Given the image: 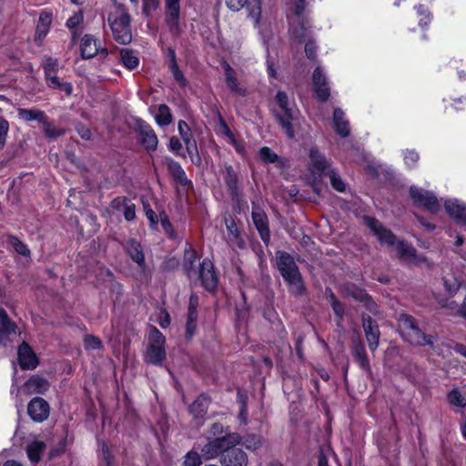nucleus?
Wrapping results in <instances>:
<instances>
[{
	"label": "nucleus",
	"mask_w": 466,
	"mask_h": 466,
	"mask_svg": "<svg viewBox=\"0 0 466 466\" xmlns=\"http://www.w3.org/2000/svg\"><path fill=\"white\" fill-rule=\"evenodd\" d=\"M289 19V34L293 42L301 44L307 37V31L310 29V22L306 10L305 0H290Z\"/></svg>",
	"instance_id": "obj_1"
},
{
	"label": "nucleus",
	"mask_w": 466,
	"mask_h": 466,
	"mask_svg": "<svg viewBox=\"0 0 466 466\" xmlns=\"http://www.w3.org/2000/svg\"><path fill=\"white\" fill-rule=\"evenodd\" d=\"M276 262L282 278L289 284V290L296 296L302 295L305 286L293 257L286 251L279 250L276 252Z\"/></svg>",
	"instance_id": "obj_2"
},
{
	"label": "nucleus",
	"mask_w": 466,
	"mask_h": 466,
	"mask_svg": "<svg viewBox=\"0 0 466 466\" xmlns=\"http://www.w3.org/2000/svg\"><path fill=\"white\" fill-rule=\"evenodd\" d=\"M108 22L116 41L122 45L131 42L130 15L124 5L115 4L114 11L108 15Z\"/></svg>",
	"instance_id": "obj_3"
},
{
	"label": "nucleus",
	"mask_w": 466,
	"mask_h": 466,
	"mask_svg": "<svg viewBox=\"0 0 466 466\" xmlns=\"http://www.w3.org/2000/svg\"><path fill=\"white\" fill-rule=\"evenodd\" d=\"M240 441L241 437L238 433H228L209 440L205 445L199 447V450L203 459L209 461L225 453L228 448L235 447Z\"/></svg>",
	"instance_id": "obj_4"
},
{
	"label": "nucleus",
	"mask_w": 466,
	"mask_h": 466,
	"mask_svg": "<svg viewBox=\"0 0 466 466\" xmlns=\"http://www.w3.org/2000/svg\"><path fill=\"white\" fill-rule=\"evenodd\" d=\"M165 342L164 335L156 327H151L148 346L144 356L145 361L153 365H161L166 359Z\"/></svg>",
	"instance_id": "obj_5"
},
{
	"label": "nucleus",
	"mask_w": 466,
	"mask_h": 466,
	"mask_svg": "<svg viewBox=\"0 0 466 466\" xmlns=\"http://www.w3.org/2000/svg\"><path fill=\"white\" fill-rule=\"evenodd\" d=\"M399 326L406 332L411 343L419 346H430L433 350H436L434 346L435 337L432 335H426L416 325L414 319L410 315H400L399 317Z\"/></svg>",
	"instance_id": "obj_6"
},
{
	"label": "nucleus",
	"mask_w": 466,
	"mask_h": 466,
	"mask_svg": "<svg viewBox=\"0 0 466 466\" xmlns=\"http://www.w3.org/2000/svg\"><path fill=\"white\" fill-rule=\"evenodd\" d=\"M276 100L283 112V116H279V123L285 129L287 136L289 138H292L294 137V132L291 120L296 118L297 109L295 108L293 103L289 100L287 94L283 91H279L277 93Z\"/></svg>",
	"instance_id": "obj_7"
},
{
	"label": "nucleus",
	"mask_w": 466,
	"mask_h": 466,
	"mask_svg": "<svg viewBox=\"0 0 466 466\" xmlns=\"http://www.w3.org/2000/svg\"><path fill=\"white\" fill-rule=\"evenodd\" d=\"M180 0H166V24L173 36H178L181 33L180 22Z\"/></svg>",
	"instance_id": "obj_8"
},
{
	"label": "nucleus",
	"mask_w": 466,
	"mask_h": 466,
	"mask_svg": "<svg viewBox=\"0 0 466 466\" xmlns=\"http://www.w3.org/2000/svg\"><path fill=\"white\" fill-rule=\"evenodd\" d=\"M410 194L413 201L431 212H437L440 209V203L436 196L429 191L417 187H410Z\"/></svg>",
	"instance_id": "obj_9"
},
{
	"label": "nucleus",
	"mask_w": 466,
	"mask_h": 466,
	"mask_svg": "<svg viewBox=\"0 0 466 466\" xmlns=\"http://www.w3.org/2000/svg\"><path fill=\"white\" fill-rule=\"evenodd\" d=\"M365 222L381 245L393 246L395 244V235L390 230L385 228L379 220L367 217L365 218Z\"/></svg>",
	"instance_id": "obj_10"
},
{
	"label": "nucleus",
	"mask_w": 466,
	"mask_h": 466,
	"mask_svg": "<svg viewBox=\"0 0 466 466\" xmlns=\"http://www.w3.org/2000/svg\"><path fill=\"white\" fill-rule=\"evenodd\" d=\"M362 327L365 337L371 351H375L380 343V332L377 323L369 315H363Z\"/></svg>",
	"instance_id": "obj_11"
},
{
	"label": "nucleus",
	"mask_w": 466,
	"mask_h": 466,
	"mask_svg": "<svg viewBox=\"0 0 466 466\" xmlns=\"http://www.w3.org/2000/svg\"><path fill=\"white\" fill-rule=\"evenodd\" d=\"M198 277L207 290L214 291L216 289L218 277L214 271L213 263L209 259H204L200 264Z\"/></svg>",
	"instance_id": "obj_12"
},
{
	"label": "nucleus",
	"mask_w": 466,
	"mask_h": 466,
	"mask_svg": "<svg viewBox=\"0 0 466 466\" xmlns=\"http://www.w3.org/2000/svg\"><path fill=\"white\" fill-rule=\"evenodd\" d=\"M138 141L147 151H155L158 145L157 137L153 128L144 123L140 122L137 126Z\"/></svg>",
	"instance_id": "obj_13"
},
{
	"label": "nucleus",
	"mask_w": 466,
	"mask_h": 466,
	"mask_svg": "<svg viewBox=\"0 0 466 466\" xmlns=\"http://www.w3.org/2000/svg\"><path fill=\"white\" fill-rule=\"evenodd\" d=\"M27 413L34 421L42 422L49 415V404L42 398H34L28 403Z\"/></svg>",
	"instance_id": "obj_14"
},
{
	"label": "nucleus",
	"mask_w": 466,
	"mask_h": 466,
	"mask_svg": "<svg viewBox=\"0 0 466 466\" xmlns=\"http://www.w3.org/2000/svg\"><path fill=\"white\" fill-rule=\"evenodd\" d=\"M461 274L454 268L448 267L443 269L442 282L448 295L454 296L462 284Z\"/></svg>",
	"instance_id": "obj_15"
},
{
	"label": "nucleus",
	"mask_w": 466,
	"mask_h": 466,
	"mask_svg": "<svg viewBox=\"0 0 466 466\" xmlns=\"http://www.w3.org/2000/svg\"><path fill=\"white\" fill-rule=\"evenodd\" d=\"M18 362L22 370H34L38 365V359L32 348L23 342L17 350Z\"/></svg>",
	"instance_id": "obj_16"
},
{
	"label": "nucleus",
	"mask_w": 466,
	"mask_h": 466,
	"mask_svg": "<svg viewBox=\"0 0 466 466\" xmlns=\"http://www.w3.org/2000/svg\"><path fill=\"white\" fill-rule=\"evenodd\" d=\"M313 89L320 101H326L329 97V87L322 69L318 66L312 75Z\"/></svg>",
	"instance_id": "obj_17"
},
{
	"label": "nucleus",
	"mask_w": 466,
	"mask_h": 466,
	"mask_svg": "<svg viewBox=\"0 0 466 466\" xmlns=\"http://www.w3.org/2000/svg\"><path fill=\"white\" fill-rule=\"evenodd\" d=\"M81 56L85 59L94 57L100 51L103 56L107 55L106 49L99 47L98 41L92 35H85L81 39Z\"/></svg>",
	"instance_id": "obj_18"
},
{
	"label": "nucleus",
	"mask_w": 466,
	"mask_h": 466,
	"mask_svg": "<svg viewBox=\"0 0 466 466\" xmlns=\"http://www.w3.org/2000/svg\"><path fill=\"white\" fill-rule=\"evenodd\" d=\"M222 466H247V454L240 449L228 448L220 458Z\"/></svg>",
	"instance_id": "obj_19"
},
{
	"label": "nucleus",
	"mask_w": 466,
	"mask_h": 466,
	"mask_svg": "<svg viewBox=\"0 0 466 466\" xmlns=\"http://www.w3.org/2000/svg\"><path fill=\"white\" fill-rule=\"evenodd\" d=\"M177 130H178V133H179L183 142L186 145L187 153L189 154V156H191L192 162L195 164H199L198 156H197L198 161H196L193 157V155L195 153H198V148H197V143H196L195 139L193 138V136L191 134L188 125L184 120H180L177 125Z\"/></svg>",
	"instance_id": "obj_20"
},
{
	"label": "nucleus",
	"mask_w": 466,
	"mask_h": 466,
	"mask_svg": "<svg viewBox=\"0 0 466 466\" xmlns=\"http://www.w3.org/2000/svg\"><path fill=\"white\" fill-rule=\"evenodd\" d=\"M208 406L209 399L204 394L198 396L189 406V412L193 416V419L198 426L203 424Z\"/></svg>",
	"instance_id": "obj_21"
},
{
	"label": "nucleus",
	"mask_w": 466,
	"mask_h": 466,
	"mask_svg": "<svg viewBox=\"0 0 466 466\" xmlns=\"http://www.w3.org/2000/svg\"><path fill=\"white\" fill-rule=\"evenodd\" d=\"M444 208L448 215L457 223L466 224V204L458 199H447Z\"/></svg>",
	"instance_id": "obj_22"
},
{
	"label": "nucleus",
	"mask_w": 466,
	"mask_h": 466,
	"mask_svg": "<svg viewBox=\"0 0 466 466\" xmlns=\"http://www.w3.org/2000/svg\"><path fill=\"white\" fill-rule=\"evenodd\" d=\"M223 68L225 71V81L228 89L237 96H245L247 89L239 84L234 69L227 62L223 63Z\"/></svg>",
	"instance_id": "obj_23"
},
{
	"label": "nucleus",
	"mask_w": 466,
	"mask_h": 466,
	"mask_svg": "<svg viewBox=\"0 0 466 466\" xmlns=\"http://www.w3.org/2000/svg\"><path fill=\"white\" fill-rule=\"evenodd\" d=\"M113 209L122 211L127 221H132L136 218V206L126 197H117L111 202Z\"/></svg>",
	"instance_id": "obj_24"
},
{
	"label": "nucleus",
	"mask_w": 466,
	"mask_h": 466,
	"mask_svg": "<svg viewBox=\"0 0 466 466\" xmlns=\"http://www.w3.org/2000/svg\"><path fill=\"white\" fill-rule=\"evenodd\" d=\"M252 219L262 240L268 242L269 240V228L265 212L258 208H254L252 210Z\"/></svg>",
	"instance_id": "obj_25"
},
{
	"label": "nucleus",
	"mask_w": 466,
	"mask_h": 466,
	"mask_svg": "<svg viewBox=\"0 0 466 466\" xmlns=\"http://www.w3.org/2000/svg\"><path fill=\"white\" fill-rule=\"evenodd\" d=\"M165 165L167 167V170L172 175V177L181 185L184 187L190 186L191 182L187 177L185 171L183 170L180 164L172 158L166 157L164 159Z\"/></svg>",
	"instance_id": "obj_26"
},
{
	"label": "nucleus",
	"mask_w": 466,
	"mask_h": 466,
	"mask_svg": "<svg viewBox=\"0 0 466 466\" xmlns=\"http://www.w3.org/2000/svg\"><path fill=\"white\" fill-rule=\"evenodd\" d=\"M333 126L335 131L339 136L346 137L350 135L349 121L345 118V114L340 108H336L334 110Z\"/></svg>",
	"instance_id": "obj_27"
},
{
	"label": "nucleus",
	"mask_w": 466,
	"mask_h": 466,
	"mask_svg": "<svg viewBox=\"0 0 466 466\" xmlns=\"http://www.w3.org/2000/svg\"><path fill=\"white\" fill-rule=\"evenodd\" d=\"M49 382L46 379L40 376H32L25 383L27 391L31 394H43L49 389Z\"/></svg>",
	"instance_id": "obj_28"
},
{
	"label": "nucleus",
	"mask_w": 466,
	"mask_h": 466,
	"mask_svg": "<svg viewBox=\"0 0 466 466\" xmlns=\"http://www.w3.org/2000/svg\"><path fill=\"white\" fill-rule=\"evenodd\" d=\"M400 257L409 262H420L425 261L424 258H419L416 249L410 244L404 241H400L397 246Z\"/></svg>",
	"instance_id": "obj_29"
},
{
	"label": "nucleus",
	"mask_w": 466,
	"mask_h": 466,
	"mask_svg": "<svg viewBox=\"0 0 466 466\" xmlns=\"http://www.w3.org/2000/svg\"><path fill=\"white\" fill-rule=\"evenodd\" d=\"M46 86L52 89H61L65 91L66 95H71L73 92V86L68 82H62L57 76V72L50 73L45 76Z\"/></svg>",
	"instance_id": "obj_30"
},
{
	"label": "nucleus",
	"mask_w": 466,
	"mask_h": 466,
	"mask_svg": "<svg viewBox=\"0 0 466 466\" xmlns=\"http://www.w3.org/2000/svg\"><path fill=\"white\" fill-rule=\"evenodd\" d=\"M18 117L21 120L25 122L30 121H37L39 123L45 122V118H46V114L37 108H18L17 109Z\"/></svg>",
	"instance_id": "obj_31"
},
{
	"label": "nucleus",
	"mask_w": 466,
	"mask_h": 466,
	"mask_svg": "<svg viewBox=\"0 0 466 466\" xmlns=\"http://www.w3.org/2000/svg\"><path fill=\"white\" fill-rule=\"evenodd\" d=\"M310 166L319 173L329 170V163L326 157L316 148H311L309 152Z\"/></svg>",
	"instance_id": "obj_32"
},
{
	"label": "nucleus",
	"mask_w": 466,
	"mask_h": 466,
	"mask_svg": "<svg viewBox=\"0 0 466 466\" xmlns=\"http://www.w3.org/2000/svg\"><path fill=\"white\" fill-rule=\"evenodd\" d=\"M16 332V325L8 317L6 311L0 308V335L9 336Z\"/></svg>",
	"instance_id": "obj_33"
},
{
	"label": "nucleus",
	"mask_w": 466,
	"mask_h": 466,
	"mask_svg": "<svg viewBox=\"0 0 466 466\" xmlns=\"http://www.w3.org/2000/svg\"><path fill=\"white\" fill-rule=\"evenodd\" d=\"M46 450V444L43 441H35L30 443L26 448V453L31 462L37 463Z\"/></svg>",
	"instance_id": "obj_34"
},
{
	"label": "nucleus",
	"mask_w": 466,
	"mask_h": 466,
	"mask_svg": "<svg viewBox=\"0 0 466 466\" xmlns=\"http://www.w3.org/2000/svg\"><path fill=\"white\" fill-rule=\"evenodd\" d=\"M353 356L359 365L365 370H370V362L366 355L365 348L360 341H358L353 349Z\"/></svg>",
	"instance_id": "obj_35"
},
{
	"label": "nucleus",
	"mask_w": 466,
	"mask_h": 466,
	"mask_svg": "<svg viewBox=\"0 0 466 466\" xmlns=\"http://www.w3.org/2000/svg\"><path fill=\"white\" fill-rule=\"evenodd\" d=\"M120 59L124 66L129 70L135 69L139 64V59L135 53L127 48L120 51Z\"/></svg>",
	"instance_id": "obj_36"
},
{
	"label": "nucleus",
	"mask_w": 466,
	"mask_h": 466,
	"mask_svg": "<svg viewBox=\"0 0 466 466\" xmlns=\"http://www.w3.org/2000/svg\"><path fill=\"white\" fill-rule=\"evenodd\" d=\"M169 55L171 58L170 70L174 79L181 86H185L187 85V79L185 78L183 73L179 70L178 66L176 60V54L174 49H169Z\"/></svg>",
	"instance_id": "obj_37"
},
{
	"label": "nucleus",
	"mask_w": 466,
	"mask_h": 466,
	"mask_svg": "<svg viewBox=\"0 0 466 466\" xmlns=\"http://www.w3.org/2000/svg\"><path fill=\"white\" fill-rule=\"evenodd\" d=\"M247 10L248 16L253 19L255 25H258L261 17V2L260 0H248Z\"/></svg>",
	"instance_id": "obj_38"
},
{
	"label": "nucleus",
	"mask_w": 466,
	"mask_h": 466,
	"mask_svg": "<svg viewBox=\"0 0 466 466\" xmlns=\"http://www.w3.org/2000/svg\"><path fill=\"white\" fill-rule=\"evenodd\" d=\"M156 121L161 127H167L172 122L170 109L167 105L161 104L158 106Z\"/></svg>",
	"instance_id": "obj_39"
},
{
	"label": "nucleus",
	"mask_w": 466,
	"mask_h": 466,
	"mask_svg": "<svg viewBox=\"0 0 466 466\" xmlns=\"http://www.w3.org/2000/svg\"><path fill=\"white\" fill-rule=\"evenodd\" d=\"M127 253L130 258L137 263L139 266H142L145 261V257L142 251L140 245L135 241H131L127 245Z\"/></svg>",
	"instance_id": "obj_40"
},
{
	"label": "nucleus",
	"mask_w": 466,
	"mask_h": 466,
	"mask_svg": "<svg viewBox=\"0 0 466 466\" xmlns=\"http://www.w3.org/2000/svg\"><path fill=\"white\" fill-rule=\"evenodd\" d=\"M198 258L197 252L194 249H186L184 255V269L190 278L195 273L194 265Z\"/></svg>",
	"instance_id": "obj_41"
},
{
	"label": "nucleus",
	"mask_w": 466,
	"mask_h": 466,
	"mask_svg": "<svg viewBox=\"0 0 466 466\" xmlns=\"http://www.w3.org/2000/svg\"><path fill=\"white\" fill-rule=\"evenodd\" d=\"M326 174L329 177L330 185L335 190L345 192L346 184L335 169H329Z\"/></svg>",
	"instance_id": "obj_42"
},
{
	"label": "nucleus",
	"mask_w": 466,
	"mask_h": 466,
	"mask_svg": "<svg viewBox=\"0 0 466 466\" xmlns=\"http://www.w3.org/2000/svg\"><path fill=\"white\" fill-rule=\"evenodd\" d=\"M225 182L232 195L238 193V176L232 167H226Z\"/></svg>",
	"instance_id": "obj_43"
},
{
	"label": "nucleus",
	"mask_w": 466,
	"mask_h": 466,
	"mask_svg": "<svg viewBox=\"0 0 466 466\" xmlns=\"http://www.w3.org/2000/svg\"><path fill=\"white\" fill-rule=\"evenodd\" d=\"M448 402L458 408L466 407V398L461 393L458 389L451 390L447 395Z\"/></svg>",
	"instance_id": "obj_44"
},
{
	"label": "nucleus",
	"mask_w": 466,
	"mask_h": 466,
	"mask_svg": "<svg viewBox=\"0 0 466 466\" xmlns=\"http://www.w3.org/2000/svg\"><path fill=\"white\" fill-rule=\"evenodd\" d=\"M8 243L13 247L16 253L24 257L30 256V250L27 246L23 243L20 239H18L15 236H8Z\"/></svg>",
	"instance_id": "obj_45"
},
{
	"label": "nucleus",
	"mask_w": 466,
	"mask_h": 466,
	"mask_svg": "<svg viewBox=\"0 0 466 466\" xmlns=\"http://www.w3.org/2000/svg\"><path fill=\"white\" fill-rule=\"evenodd\" d=\"M44 126V131L45 135L49 138H56L62 135H64L65 130L56 127L55 125H53L51 122L47 120V117L45 118V122H42Z\"/></svg>",
	"instance_id": "obj_46"
},
{
	"label": "nucleus",
	"mask_w": 466,
	"mask_h": 466,
	"mask_svg": "<svg viewBox=\"0 0 466 466\" xmlns=\"http://www.w3.org/2000/svg\"><path fill=\"white\" fill-rule=\"evenodd\" d=\"M202 456L196 451H188L184 458L183 466H200Z\"/></svg>",
	"instance_id": "obj_47"
},
{
	"label": "nucleus",
	"mask_w": 466,
	"mask_h": 466,
	"mask_svg": "<svg viewBox=\"0 0 466 466\" xmlns=\"http://www.w3.org/2000/svg\"><path fill=\"white\" fill-rule=\"evenodd\" d=\"M42 66L44 69L45 76L50 73L58 72V61L56 58H53L51 56H46L43 59Z\"/></svg>",
	"instance_id": "obj_48"
},
{
	"label": "nucleus",
	"mask_w": 466,
	"mask_h": 466,
	"mask_svg": "<svg viewBox=\"0 0 466 466\" xmlns=\"http://www.w3.org/2000/svg\"><path fill=\"white\" fill-rule=\"evenodd\" d=\"M197 319L198 315L187 314L186 322V338L187 339H192L197 330Z\"/></svg>",
	"instance_id": "obj_49"
},
{
	"label": "nucleus",
	"mask_w": 466,
	"mask_h": 466,
	"mask_svg": "<svg viewBox=\"0 0 466 466\" xmlns=\"http://www.w3.org/2000/svg\"><path fill=\"white\" fill-rule=\"evenodd\" d=\"M305 44V53L309 59H314L316 56L317 46L314 41L310 39V31L308 29L307 37L301 42Z\"/></svg>",
	"instance_id": "obj_50"
},
{
	"label": "nucleus",
	"mask_w": 466,
	"mask_h": 466,
	"mask_svg": "<svg viewBox=\"0 0 466 466\" xmlns=\"http://www.w3.org/2000/svg\"><path fill=\"white\" fill-rule=\"evenodd\" d=\"M227 229L229 235V240L234 241L238 246L242 247L241 240L239 239L238 228L233 220L230 223L226 220Z\"/></svg>",
	"instance_id": "obj_51"
},
{
	"label": "nucleus",
	"mask_w": 466,
	"mask_h": 466,
	"mask_svg": "<svg viewBox=\"0 0 466 466\" xmlns=\"http://www.w3.org/2000/svg\"><path fill=\"white\" fill-rule=\"evenodd\" d=\"M218 134L225 136L230 144H235V136L222 117H219Z\"/></svg>",
	"instance_id": "obj_52"
},
{
	"label": "nucleus",
	"mask_w": 466,
	"mask_h": 466,
	"mask_svg": "<svg viewBox=\"0 0 466 466\" xmlns=\"http://www.w3.org/2000/svg\"><path fill=\"white\" fill-rule=\"evenodd\" d=\"M259 157L266 163H275L278 160V155L268 147L259 150Z\"/></svg>",
	"instance_id": "obj_53"
},
{
	"label": "nucleus",
	"mask_w": 466,
	"mask_h": 466,
	"mask_svg": "<svg viewBox=\"0 0 466 466\" xmlns=\"http://www.w3.org/2000/svg\"><path fill=\"white\" fill-rule=\"evenodd\" d=\"M160 223L164 231L168 235L170 238H175L176 235L167 216L165 213L160 214Z\"/></svg>",
	"instance_id": "obj_54"
},
{
	"label": "nucleus",
	"mask_w": 466,
	"mask_h": 466,
	"mask_svg": "<svg viewBox=\"0 0 466 466\" xmlns=\"http://www.w3.org/2000/svg\"><path fill=\"white\" fill-rule=\"evenodd\" d=\"M360 299L365 303V306L369 311H370L373 314L378 313L377 304L371 299V298L368 294L360 292Z\"/></svg>",
	"instance_id": "obj_55"
},
{
	"label": "nucleus",
	"mask_w": 466,
	"mask_h": 466,
	"mask_svg": "<svg viewBox=\"0 0 466 466\" xmlns=\"http://www.w3.org/2000/svg\"><path fill=\"white\" fill-rule=\"evenodd\" d=\"M144 210L147 218L148 219L152 228H156L158 224V218L156 212L150 208L148 204H144Z\"/></svg>",
	"instance_id": "obj_56"
},
{
	"label": "nucleus",
	"mask_w": 466,
	"mask_h": 466,
	"mask_svg": "<svg viewBox=\"0 0 466 466\" xmlns=\"http://www.w3.org/2000/svg\"><path fill=\"white\" fill-rule=\"evenodd\" d=\"M419 160V154L414 150H407L404 153V161L410 168L415 167Z\"/></svg>",
	"instance_id": "obj_57"
},
{
	"label": "nucleus",
	"mask_w": 466,
	"mask_h": 466,
	"mask_svg": "<svg viewBox=\"0 0 466 466\" xmlns=\"http://www.w3.org/2000/svg\"><path fill=\"white\" fill-rule=\"evenodd\" d=\"M84 344L85 348L89 350H97L102 345L100 339L92 335H87L85 337Z\"/></svg>",
	"instance_id": "obj_58"
},
{
	"label": "nucleus",
	"mask_w": 466,
	"mask_h": 466,
	"mask_svg": "<svg viewBox=\"0 0 466 466\" xmlns=\"http://www.w3.org/2000/svg\"><path fill=\"white\" fill-rule=\"evenodd\" d=\"M9 131V123L5 118H0V148H2L6 140V137Z\"/></svg>",
	"instance_id": "obj_59"
},
{
	"label": "nucleus",
	"mask_w": 466,
	"mask_h": 466,
	"mask_svg": "<svg viewBox=\"0 0 466 466\" xmlns=\"http://www.w3.org/2000/svg\"><path fill=\"white\" fill-rule=\"evenodd\" d=\"M244 444L247 449L255 451L261 446L262 442H261V439L259 437L252 435V436H248L245 440Z\"/></svg>",
	"instance_id": "obj_60"
},
{
	"label": "nucleus",
	"mask_w": 466,
	"mask_h": 466,
	"mask_svg": "<svg viewBox=\"0 0 466 466\" xmlns=\"http://www.w3.org/2000/svg\"><path fill=\"white\" fill-rule=\"evenodd\" d=\"M84 16L82 12L76 13L70 16L66 25L69 29H75L79 24L83 22Z\"/></svg>",
	"instance_id": "obj_61"
},
{
	"label": "nucleus",
	"mask_w": 466,
	"mask_h": 466,
	"mask_svg": "<svg viewBox=\"0 0 466 466\" xmlns=\"http://www.w3.org/2000/svg\"><path fill=\"white\" fill-rule=\"evenodd\" d=\"M143 1V11L147 15L156 10L159 5V0H142Z\"/></svg>",
	"instance_id": "obj_62"
},
{
	"label": "nucleus",
	"mask_w": 466,
	"mask_h": 466,
	"mask_svg": "<svg viewBox=\"0 0 466 466\" xmlns=\"http://www.w3.org/2000/svg\"><path fill=\"white\" fill-rule=\"evenodd\" d=\"M330 292V302H331V306H332V309H333V311L334 313L339 318L341 319L342 316H343V307L342 305L339 303V301H338L335 298V296L333 295V293L331 292V290L329 289V290Z\"/></svg>",
	"instance_id": "obj_63"
},
{
	"label": "nucleus",
	"mask_w": 466,
	"mask_h": 466,
	"mask_svg": "<svg viewBox=\"0 0 466 466\" xmlns=\"http://www.w3.org/2000/svg\"><path fill=\"white\" fill-rule=\"evenodd\" d=\"M247 3L248 0H226L227 6L234 12H238L242 9Z\"/></svg>",
	"instance_id": "obj_64"
}]
</instances>
